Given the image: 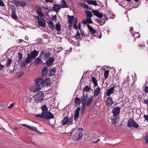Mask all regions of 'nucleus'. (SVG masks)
Masks as SVG:
<instances>
[{
  "label": "nucleus",
  "instance_id": "obj_39",
  "mask_svg": "<svg viewBox=\"0 0 148 148\" xmlns=\"http://www.w3.org/2000/svg\"><path fill=\"white\" fill-rule=\"evenodd\" d=\"M109 73V71L108 70H105L104 73V77H105V79H106L108 76Z\"/></svg>",
  "mask_w": 148,
  "mask_h": 148
},
{
  "label": "nucleus",
  "instance_id": "obj_16",
  "mask_svg": "<svg viewBox=\"0 0 148 148\" xmlns=\"http://www.w3.org/2000/svg\"><path fill=\"white\" fill-rule=\"evenodd\" d=\"M16 11L15 9L12 10L11 12V17L14 19H16L18 18V17L16 14Z\"/></svg>",
  "mask_w": 148,
  "mask_h": 148
},
{
  "label": "nucleus",
  "instance_id": "obj_1",
  "mask_svg": "<svg viewBox=\"0 0 148 148\" xmlns=\"http://www.w3.org/2000/svg\"><path fill=\"white\" fill-rule=\"evenodd\" d=\"M93 99L92 96L88 97L87 93H83L81 97L82 104L86 105L87 106H89L90 105Z\"/></svg>",
  "mask_w": 148,
  "mask_h": 148
},
{
  "label": "nucleus",
  "instance_id": "obj_40",
  "mask_svg": "<svg viewBox=\"0 0 148 148\" xmlns=\"http://www.w3.org/2000/svg\"><path fill=\"white\" fill-rule=\"evenodd\" d=\"M56 29L58 31H60L61 30V26L59 23H57L56 25Z\"/></svg>",
  "mask_w": 148,
  "mask_h": 148
},
{
  "label": "nucleus",
  "instance_id": "obj_53",
  "mask_svg": "<svg viewBox=\"0 0 148 148\" xmlns=\"http://www.w3.org/2000/svg\"><path fill=\"white\" fill-rule=\"evenodd\" d=\"M20 1L18 0H14V4L16 5H19Z\"/></svg>",
  "mask_w": 148,
  "mask_h": 148
},
{
  "label": "nucleus",
  "instance_id": "obj_30",
  "mask_svg": "<svg viewBox=\"0 0 148 148\" xmlns=\"http://www.w3.org/2000/svg\"><path fill=\"white\" fill-rule=\"evenodd\" d=\"M79 5L81 7H83L86 9H89L90 10L91 9L90 8H89L88 5H86L85 4L82 3L80 2H79Z\"/></svg>",
  "mask_w": 148,
  "mask_h": 148
},
{
  "label": "nucleus",
  "instance_id": "obj_38",
  "mask_svg": "<svg viewBox=\"0 0 148 148\" xmlns=\"http://www.w3.org/2000/svg\"><path fill=\"white\" fill-rule=\"evenodd\" d=\"M83 136V134L81 132H79L78 134V137L75 140H78L81 139L82 138Z\"/></svg>",
  "mask_w": 148,
  "mask_h": 148
},
{
  "label": "nucleus",
  "instance_id": "obj_7",
  "mask_svg": "<svg viewBox=\"0 0 148 148\" xmlns=\"http://www.w3.org/2000/svg\"><path fill=\"white\" fill-rule=\"evenodd\" d=\"M43 78L42 77H39L36 78L35 80L36 84L39 88H40L41 86H43Z\"/></svg>",
  "mask_w": 148,
  "mask_h": 148
},
{
  "label": "nucleus",
  "instance_id": "obj_49",
  "mask_svg": "<svg viewBox=\"0 0 148 148\" xmlns=\"http://www.w3.org/2000/svg\"><path fill=\"white\" fill-rule=\"evenodd\" d=\"M100 88L98 87L95 90L94 92H100Z\"/></svg>",
  "mask_w": 148,
  "mask_h": 148
},
{
  "label": "nucleus",
  "instance_id": "obj_15",
  "mask_svg": "<svg viewBox=\"0 0 148 148\" xmlns=\"http://www.w3.org/2000/svg\"><path fill=\"white\" fill-rule=\"evenodd\" d=\"M61 7L59 4H55L53 7V10L56 13H58L61 9Z\"/></svg>",
  "mask_w": 148,
  "mask_h": 148
},
{
  "label": "nucleus",
  "instance_id": "obj_2",
  "mask_svg": "<svg viewBox=\"0 0 148 148\" xmlns=\"http://www.w3.org/2000/svg\"><path fill=\"white\" fill-rule=\"evenodd\" d=\"M37 117L41 118L42 119H45L46 120H49L51 119L54 118V116L50 112L46 111L42 112L41 114H39L36 115Z\"/></svg>",
  "mask_w": 148,
  "mask_h": 148
},
{
  "label": "nucleus",
  "instance_id": "obj_23",
  "mask_svg": "<svg viewBox=\"0 0 148 148\" xmlns=\"http://www.w3.org/2000/svg\"><path fill=\"white\" fill-rule=\"evenodd\" d=\"M83 90L84 92H90L91 91L92 92L93 91V90H91V89L90 87L87 85L85 87H84Z\"/></svg>",
  "mask_w": 148,
  "mask_h": 148
},
{
  "label": "nucleus",
  "instance_id": "obj_13",
  "mask_svg": "<svg viewBox=\"0 0 148 148\" xmlns=\"http://www.w3.org/2000/svg\"><path fill=\"white\" fill-rule=\"evenodd\" d=\"M74 106L75 107H80V104L81 103V100L79 98L77 97H76L74 99Z\"/></svg>",
  "mask_w": 148,
  "mask_h": 148
},
{
  "label": "nucleus",
  "instance_id": "obj_36",
  "mask_svg": "<svg viewBox=\"0 0 148 148\" xmlns=\"http://www.w3.org/2000/svg\"><path fill=\"white\" fill-rule=\"evenodd\" d=\"M12 61V59L11 58H9L7 59V62L6 64V66L7 67H8L10 66V64Z\"/></svg>",
  "mask_w": 148,
  "mask_h": 148
},
{
  "label": "nucleus",
  "instance_id": "obj_56",
  "mask_svg": "<svg viewBox=\"0 0 148 148\" xmlns=\"http://www.w3.org/2000/svg\"><path fill=\"white\" fill-rule=\"evenodd\" d=\"M86 105L82 104V106L81 108V110H85L86 108Z\"/></svg>",
  "mask_w": 148,
  "mask_h": 148
},
{
  "label": "nucleus",
  "instance_id": "obj_54",
  "mask_svg": "<svg viewBox=\"0 0 148 148\" xmlns=\"http://www.w3.org/2000/svg\"><path fill=\"white\" fill-rule=\"evenodd\" d=\"M79 114L75 113L74 116L75 119H77L79 117Z\"/></svg>",
  "mask_w": 148,
  "mask_h": 148
},
{
  "label": "nucleus",
  "instance_id": "obj_41",
  "mask_svg": "<svg viewBox=\"0 0 148 148\" xmlns=\"http://www.w3.org/2000/svg\"><path fill=\"white\" fill-rule=\"evenodd\" d=\"M144 139L145 142L147 145H148V134H146L145 136Z\"/></svg>",
  "mask_w": 148,
  "mask_h": 148
},
{
  "label": "nucleus",
  "instance_id": "obj_21",
  "mask_svg": "<svg viewBox=\"0 0 148 148\" xmlns=\"http://www.w3.org/2000/svg\"><path fill=\"white\" fill-rule=\"evenodd\" d=\"M106 103L108 106H110L113 103L112 98L111 97L108 98L107 99Z\"/></svg>",
  "mask_w": 148,
  "mask_h": 148
},
{
  "label": "nucleus",
  "instance_id": "obj_33",
  "mask_svg": "<svg viewBox=\"0 0 148 148\" xmlns=\"http://www.w3.org/2000/svg\"><path fill=\"white\" fill-rule=\"evenodd\" d=\"M87 26L90 32H91L92 34H94L95 33L96 31L95 29L91 26H90L89 25H88Z\"/></svg>",
  "mask_w": 148,
  "mask_h": 148
},
{
  "label": "nucleus",
  "instance_id": "obj_19",
  "mask_svg": "<svg viewBox=\"0 0 148 148\" xmlns=\"http://www.w3.org/2000/svg\"><path fill=\"white\" fill-rule=\"evenodd\" d=\"M60 6L61 8H67L68 6L66 3V1L64 0H62L61 1Z\"/></svg>",
  "mask_w": 148,
  "mask_h": 148
},
{
  "label": "nucleus",
  "instance_id": "obj_12",
  "mask_svg": "<svg viewBox=\"0 0 148 148\" xmlns=\"http://www.w3.org/2000/svg\"><path fill=\"white\" fill-rule=\"evenodd\" d=\"M28 54L32 58L34 59L38 56V52L37 51L35 50L32 52L30 53H28Z\"/></svg>",
  "mask_w": 148,
  "mask_h": 148
},
{
  "label": "nucleus",
  "instance_id": "obj_44",
  "mask_svg": "<svg viewBox=\"0 0 148 148\" xmlns=\"http://www.w3.org/2000/svg\"><path fill=\"white\" fill-rule=\"evenodd\" d=\"M132 35L134 38H138L140 36V34L138 32L135 33V34L132 33Z\"/></svg>",
  "mask_w": 148,
  "mask_h": 148
},
{
  "label": "nucleus",
  "instance_id": "obj_4",
  "mask_svg": "<svg viewBox=\"0 0 148 148\" xmlns=\"http://www.w3.org/2000/svg\"><path fill=\"white\" fill-rule=\"evenodd\" d=\"M73 117H71L69 119L68 116L65 117L62 121V125H64L68 124V125H71L73 124Z\"/></svg>",
  "mask_w": 148,
  "mask_h": 148
},
{
  "label": "nucleus",
  "instance_id": "obj_42",
  "mask_svg": "<svg viewBox=\"0 0 148 148\" xmlns=\"http://www.w3.org/2000/svg\"><path fill=\"white\" fill-rule=\"evenodd\" d=\"M49 25V27L51 28H53L54 27V26L53 25V22L51 21H50L47 22Z\"/></svg>",
  "mask_w": 148,
  "mask_h": 148
},
{
  "label": "nucleus",
  "instance_id": "obj_45",
  "mask_svg": "<svg viewBox=\"0 0 148 148\" xmlns=\"http://www.w3.org/2000/svg\"><path fill=\"white\" fill-rule=\"evenodd\" d=\"M18 58L19 61H20L23 58V56L22 54L20 52L18 53Z\"/></svg>",
  "mask_w": 148,
  "mask_h": 148
},
{
  "label": "nucleus",
  "instance_id": "obj_32",
  "mask_svg": "<svg viewBox=\"0 0 148 148\" xmlns=\"http://www.w3.org/2000/svg\"><path fill=\"white\" fill-rule=\"evenodd\" d=\"M91 81L94 84L95 86H98L97 81L95 77H92Z\"/></svg>",
  "mask_w": 148,
  "mask_h": 148
},
{
  "label": "nucleus",
  "instance_id": "obj_51",
  "mask_svg": "<svg viewBox=\"0 0 148 148\" xmlns=\"http://www.w3.org/2000/svg\"><path fill=\"white\" fill-rule=\"evenodd\" d=\"M5 4L2 0H0V6H4Z\"/></svg>",
  "mask_w": 148,
  "mask_h": 148
},
{
  "label": "nucleus",
  "instance_id": "obj_48",
  "mask_svg": "<svg viewBox=\"0 0 148 148\" xmlns=\"http://www.w3.org/2000/svg\"><path fill=\"white\" fill-rule=\"evenodd\" d=\"M42 7L43 8H44V9H45V10H49V11L51 10V8L49 6H45Z\"/></svg>",
  "mask_w": 148,
  "mask_h": 148
},
{
  "label": "nucleus",
  "instance_id": "obj_35",
  "mask_svg": "<svg viewBox=\"0 0 148 148\" xmlns=\"http://www.w3.org/2000/svg\"><path fill=\"white\" fill-rule=\"evenodd\" d=\"M50 56V53L49 52H47L45 53L42 58L43 60H45L49 57Z\"/></svg>",
  "mask_w": 148,
  "mask_h": 148
},
{
  "label": "nucleus",
  "instance_id": "obj_27",
  "mask_svg": "<svg viewBox=\"0 0 148 148\" xmlns=\"http://www.w3.org/2000/svg\"><path fill=\"white\" fill-rule=\"evenodd\" d=\"M56 71V69L54 68H53L52 69L50 70L49 71V75L51 76L53 75Z\"/></svg>",
  "mask_w": 148,
  "mask_h": 148
},
{
  "label": "nucleus",
  "instance_id": "obj_43",
  "mask_svg": "<svg viewBox=\"0 0 148 148\" xmlns=\"http://www.w3.org/2000/svg\"><path fill=\"white\" fill-rule=\"evenodd\" d=\"M26 3L23 1H20L19 5L21 6H24L26 5Z\"/></svg>",
  "mask_w": 148,
  "mask_h": 148
},
{
  "label": "nucleus",
  "instance_id": "obj_50",
  "mask_svg": "<svg viewBox=\"0 0 148 148\" xmlns=\"http://www.w3.org/2000/svg\"><path fill=\"white\" fill-rule=\"evenodd\" d=\"M86 21L87 23H92V21L91 19H90V18H87L86 19Z\"/></svg>",
  "mask_w": 148,
  "mask_h": 148
},
{
  "label": "nucleus",
  "instance_id": "obj_28",
  "mask_svg": "<svg viewBox=\"0 0 148 148\" xmlns=\"http://www.w3.org/2000/svg\"><path fill=\"white\" fill-rule=\"evenodd\" d=\"M68 22L70 24H72L73 20L74 19V16L69 15L68 16Z\"/></svg>",
  "mask_w": 148,
  "mask_h": 148
},
{
  "label": "nucleus",
  "instance_id": "obj_14",
  "mask_svg": "<svg viewBox=\"0 0 148 148\" xmlns=\"http://www.w3.org/2000/svg\"><path fill=\"white\" fill-rule=\"evenodd\" d=\"M92 12L93 14L96 16L97 17L99 18H102L103 17V14L100 12H99L97 10H92Z\"/></svg>",
  "mask_w": 148,
  "mask_h": 148
},
{
  "label": "nucleus",
  "instance_id": "obj_61",
  "mask_svg": "<svg viewBox=\"0 0 148 148\" xmlns=\"http://www.w3.org/2000/svg\"><path fill=\"white\" fill-rule=\"evenodd\" d=\"M71 51H72V48H71L69 50H66L65 51V52L66 53L69 54Z\"/></svg>",
  "mask_w": 148,
  "mask_h": 148
},
{
  "label": "nucleus",
  "instance_id": "obj_26",
  "mask_svg": "<svg viewBox=\"0 0 148 148\" xmlns=\"http://www.w3.org/2000/svg\"><path fill=\"white\" fill-rule=\"evenodd\" d=\"M48 73L47 69L46 67H44L42 71V73L43 77L46 76Z\"/></svg>",
  "mask_w": 148,
  "mask_h": 148
},
{
  "label": "nucleus",
  "instance_id": "obj_55",
  "mask_svg": "<svg viewBox=\"0 0 148 148\" xmlns=\"http://www.w3.org/2000/svg\"><path fill=\"white\" fill-rule=\"evenodd\" d=\"M78 108L76 109L75 111V113L79 114V112L80 109V107H77Z\"/></svg>",
  "mask_w": 148,
  "mask_h": 148
},
{
  "label": "nucleus",
  "instance_id": "obj_5",
  "mask_svg": "<svg viewBox=\"0 0 148 148\" xmlns=\"http://www.w3.org/2000/svg\"><path fill=\"white\" fill-rule=\"evenodd\" d=\"M44 95L43 93H37L33 97L35 101L40 102L43 100Z\"/></svg>",
  "mask_w": 148,
  "mask_h": 148
},
{
  "label": "nucleus",
  "instance_id": "obj_6",
  "mask_svg": "<svg viewBox=\"0 0 148 148\" xmlns=\"http://www.w3.org/2000/svg\"><path fill=\"white\" fill-rule=\"evenodd\" d=\"M109 88L106 92H113L114 91L117 92L119 89V87L115 84L111 85L110 86Z\"/></svg>",
  "mask_w": 148,
  "mask_h": 148
},
{
  "label": "nucleus",
  "instance_id": "obj_9",
  "mask_svg": "<svg viewBox=\"0 0 148 148\" xmlns=\"http://www.w3.org/2000/svg\"><path fill=\"white\" fill-rule=\"evenodd\" d=\"M38 23V25L41 27H44L45 26V20L42 18H39Z\"/></svg>",
  "mask_w": 148,
  "mask_h": 148
},
{
  "label": "nucleus",
  "instance_id": "obj_47",
  "mask_svg": "<svg viewBox=\"0 0 148 148\" xmlns=\"http://www.w3.org/2000/svg\"><path fill=\"white\" fill-rule=\"evenodd\" d=\"M81 37V35L80 33L77 32V34L75 36V37L76 38L78 39L80 38Z\"/></svg>",
  "mask_w": 148,
  "mask_h": 148
},
{
  "label": "nucleus",
  "instance_id": "obj_24",
  "mask_svg": "<svg viewBox=\"0 0 148 148\" xmlns=\"http://www.w3.org/2000/svg\"><path fill=\"white\" fill-rule=\"evenodd\" d=\"M32 59L29 54H28L27 56L25 59V62L27 64L29 63L31 61Z\"/></svg>",
  "mask_w": 148,
  "mask_h": 148
},
{
  "label": "nucleus",
  "instance_id": "obj_8",
  "mask_svg": "<svg viewBox=\"0 0 148 148\" xmlns=\"http://www.w3.org/2000/svg\"><path fill=\"white\" fill-rule=\"evenodd\" d=\"M120 108L118 106L114 107L112 111V113L114 116H117L120 112Z\"/></svg>",
  "mask_w": 148,
  "mask_h": 148
},
{
  "label": "nucleus",
  "instance_id": "obj_10",
  "mask_svg": "<svg viewBox=\"0 0 148 148\" xmlns=\"http://www.w3.org/2000/svg\"><path fill=\"white\" fill-rule=\"evenodd\" d=\"M40 89V88L35 84V85H32L30 88L29 90L31 92H38Z\"/></svg>",
  "mask_w": 148,
  "mask_h": 148
},
{
  "label": "nucleus",
  "instance_id": "obj_20",
  "mask_svg": "<svg viewBox=\"0 0 148 148\" xmlns=\"http://www.w3.org/2000/svg\"><path fill=\"white\" fill-rule=\"evenodd\" d=\"M103 19L101 18H100L99 19H96L95 20V21L99 23L100 25H102L105 24L106 22L105 20H103Z\"/></svg>",
  "mask_w": 148,
  "mask_h": 148
},
{
  "label": "nucleus",
  "instance_id": "obj_57",
  "mask_svg": "<svg viewBox=\"0 0 148 148\" xmlns=\"http://www.w3.org/2000/svg\"><path fill=\"white\" fill-rule=\"evenodd\" d=\"M145 92H148V87L145 86L144 89Z\"/></svg>",
  "mask_w": 148,
  "mask_h": 148
},
{
  "label": "nucleus",
  "instance_id": "obj_29",
  "mask_svg": "<svg viewBox=\"0 0 148 148\" xmlns=\"http://www.w3.org/2000/svg\"><path fill=\"white\" fill-rule=\"evenodd\" d=\"M88 3L90 4L96 6L97 5V2L95 1L89 0L87 1Z\"/></svg>",
  "mask_w": 148,
  "mask_h": 148
},
{
  "label": "nucleus",
  "instance_id": "obj_17",
  "mask_svg": "<svg viewBox=\"0 0 148 148\" xmlns=\"http://www.w3.org/2000/svg\"><path fill=\"white\" fill-rule=\"evenodd\" d=\"M50 83V79L48 78H46L44 80L43 79V86H47Z\"/></svg>",
  "mask_w": 148,
  "mask_h": 148
},
{
  "label": "nucleus",
  "instance_id": "obj_63",
  "mask_svg": "<svg viewBox=\"0 0 148 148\" xmlns=\"http://www.w3.org/2000/svg\"><path fill=\"white\" fill-rule=\"evenodd\" d=\"M5 66L2 65L0 63V70H2L4 68Z\"/></svg>",
  "mask_w": 148,
  "mask_h": 148
},
{
  "label": "nucleus",
  "instance_id": "obj_25",
  "mask_svg": "<svg viewBox=\"0 0 148 148\" xmlns=\"http://www.w3.org/2000/svg\"><path fill=\"white\" fill-rule=\"evenodd\" d=\"M85 13L86 15V17L87 18H90L92 16V12L86 10L85 11Z\"/></svg>",
  "mask_w": 148,
  "mask_h": 148
},
{
  "label": "nucleus",
  "instance_id": "obj_37",
  "mask_svg": "<svg viewBox=\"0 0 148 148\" xmlns=\"http://www.w3.org/2000/svg\"><path fill=\"white\" fill-rule=\"evenodd\" d=\"M41 109L42 110V112L48 111V109L47 107L45 105H43L41 107Z\"/></svg>",
  "mask_w": 148,
  "mask_h": 148
},
{
  "label": "nucleus",
  "instance_id": "obj_18",
  "mask_svg": "<svg viewBox=\"0 0 148 148\" xmlns=\"http://www.w3.org/2000/svg\"><path fill=\"white\" fill-rule=\"evenodd\" d=\"M34 63L36 65H38L42 63V61L40 58H36L34 60Z\"/></svg>",
  "mask_w": 148,
  "mask_h": 148
},
{
  "label": "nucleus",
  "instance_id": "obj_62",
  "mask_svg": "<svg viewBox=\"0 0 148 148\" xmlns=\"http://www.w3.org/2000/svg\"><path fill=\"white\" fill-rule=\"evenodd\" d=\"M144 102L145 104L148 105V98L144 100Z\"/></svg>",
  "mask_w": 148,
  "mask_h": 148
},
{
  "label": "nucleus",
  "instance_id": "obj_59",
  "mask_svg": "<svg viewBox=\"0 0 148 148\" xmlns=\"http://www.w3.org/2000/svg\"><path fill=\"white\" fill-rule=\"evenodd\" d=\"M47 3H52L53 2V0H45Z\"/></svg>",
  "mask_w": 148,
  "mask_h": 148
},
{
  "label": "nucleus",
  "instance_id": "obj_46",
  "mask_svg": "<svg viewBox=\"0 0 148 148\" xmlns=\"http://www.w3.org/2000/svg\"><path fill=\"white\" fill-rule=\"evenodd\" d=\"M108 13L109 14V15H110L109 16H110V17L112 18L114 17L115 15L111 11H109L108 12Z\"/></svg>",
  "mask_w": 148,
  "mask_h": 148
},
{
  "label": "nucleus",
  "instance_id": "obj_11",
  "mask_svg": "<svg viewBox=\"0 0 148 148\" xmlns=\"http://www.w3.org/2000/svg\"><path fill=\"white\" fill-rule=\"evenodd\" d=\"M36 12L40 16L42 17L44 16V14L42 12V10L38 6H36Z\"/></svg>",
  "mask_w": 148,
  "mask_h": 148
},
{
  "label": "nucleus",
  "instance_id": "obj_64",
  "mask_svg": "<svg viewBox=\"0 0 148 148\" xmlns=\"http://www.w3.org/2000/svg\"><path fill=\"white\" fill-rule=\"evenodd\" d=\"M63 49L62 47H60L59 48H58L57 49L58 50L57 51L58 52H60Z\"/></svg>",
  "mask_w": 148,
  "mask_h": 148
},
{
  "label": "nucleus",
  "instance_id": "obj_3",
  "mask_svg": "<svg viewBox=\"0 0 148 148\" xmlns=\"http://www.w3.org/2000/svg\"><path fill=\"white\" fill-rule=\"evenodd\" d=\"M127 126L130 128L133 127L136 129L137 128L139 127L138 125L134 121L133 119L131 118L129 119Z\"/></svg>",
  "mask_w": 148,
  "mask_h": 148
},
{
  "label": "nucleus",
  "instance_id": "obj_31",
  "mask_svg": "<svg viewBox=\"0 0 148 148\" xmlns=\"http://www.w3.org/2000/svg\"><path fill=\"white\" fill-rule=\"evenodd\" d=\"M118 117L117 116H114L113 118H111V123L112 125H115L116 123Z\"/></svg>",
  "mask_w": 148,
  "mask_h": 148
},
{
  "label": "nucleus",
  "instance_id": "obj_22",
  "mask_svg": "<svg viewBox=\"0 0 148 148\" xmlns=\"http://www.w3.org/2000/svg\"><path fill=\"white\" fill-rule=\"evenodd\" d=\"M54 59L53 57H51L50 59L47 61L46 64L48 65H51L53 64Z\"/></svg>",
  "mask_w": 148,
  "mask_h": 148
},
{
  "label": "nucleus",
  "instance_id": "obj_52",
  "mask_svg": "<svg viewBox=\"0 0 148 148\" xmlns=\"http://www.w3.org/2000/svg\"><path fill=\"white\" fill-rule=\"evenodd\" d=\"M144 117L145 119V120H146L148 123V114H145L144 116Z\"/></svg>",
  "mask_w": 148,
  "mask_h": 148
},
{
  "label": "nucleus",
  "instance_id": "obj_58",
  "mask_svg": "<svg viewBox=\"0 0 148 148\" xmlns=\"http://www.w3.org/2000/svg\"><path fill=\"white\" fill-rule=\"evenodd\" d=\"M77 21V18H74L73 21V24H76Z\"/></svg>",
  "mask_w": 148,
  "mask_h": 148
},
{
  "label": "nucleus",
  "instance_id": "obj_60",
  "mask_svg": "<svg viewBox=\"0 0 148 148\" xmlns=\"http://www.w3.org/2000/svg\"><path fill=\"white\" fill-rule=\"evenodd\" d=\"M52 19L54 21H56L57 18H56V15H55L53 16L52 17Z\"/></svg>",
  "mask_w": 148,
  "mask_h": 148
},
{
  "label": "nucleus",
  "instance_id": "obj_34",
  "mask_svg": "<svg viewBox=\"0 0 148 148\" xmlns=\"http://www.w3.org/2000/svg\"><path fill=\"white\" fill-rule=\"evenodd\" d=\"M28 129H30L32 130L35 131L37 133H38L39 132V131H38V130L37 129V128L36 127H34L33 126H30L29 125Z\"/></svg>",
  "mask_w": 148,
  "mask_h": 148
}]
</instances>
